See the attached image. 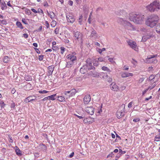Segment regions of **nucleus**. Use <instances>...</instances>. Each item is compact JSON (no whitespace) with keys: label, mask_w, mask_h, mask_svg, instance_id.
<instances>
[{"label":"nucleus","mask_w":160,"mask_h":160,"mask_svg":"<svg viewBox=\"0 0 160 160\" xmlns=\"http://www.w3.org/2000/svg\"><path fill=\"white\" fill-rule=\"evenodd\" d=\"M129 19L131 21H132L137 24H141L144 19V15L141 13L135 14H131Z\"/></svg>","instance_id":"obj_1"},{"label":"nucleus","mask_w":160,"mask_h":160,"mask_svg":"<svg viewBox=\"0 0 160 160\" xmlns=\"http://www.w3.org/2000/svg\"><path fill=\"white\" fill-rule=\"evenodd\" d=\"M158 17L157 15L153 14L148 17L146 21V24L151 28L155 26L158 20Z\"/></svg>","instance_id":"obj_2"},{"label":"nucleus","mask_w":160,"mask_h":160,"mask_svg":"<svg viewBox=\"0 0 160 160\" xmlns=\"http://www.w3.org/2000/svg\"><path fill=\"white\" fill-rule=\"evenodd\" d=\"M147 9L150 12L158 11L159 9V3L157 1H155L146 7Z\"/></svg>","instance_id":"obj_3"},{"label":"nucleus","mask_w":160,"mask_h":160,"mask_svg":"<svg viewBox=\"0 0 160 160\" xmlns=\"http://www.w3.org/2000/svg\"><path fill=\"white\" fill-rule=\"evenodd\" d=\"M125 105L122 104L120 106L119 109L117 112V117L120 119L123 117L125 115Z\"/></svg>","instance_id":"obj_4"},{"label":"nucleus","mask_w":160,"mask_h":160,"mask_svg":"<svg viewBox=\"0 0 160 160\" xmlns=\"http://www.w3.org/2000/svg\"><path fill=\"white\" fill-rule=\"evenodd\" d=\"M86 64L84 66H86V68H88V70H94V67L92 65V61L90 58H88L86 61Z\"/></svg>","instance_id":"obj_5"},{"label":"nucleus","mask_w":160,"mask_h":160,"mask_svg":"<svg viewBox=\"0 0 160 160\" xmlns=\"http://www.w3.org/2000/svg\"><path fill=\"white\" fill-rule=\"evenodd\" d=\"M73 34L74 36L76 39L78 41H80L81 43L82 42V35L81 32L78 31H77L76 32H75L74 31Z\"/></svg>","instance_id":"obj_6"},{"label":"nucleus","mask_w":160,"mask_h":160,"mask_svg":"<svg viewBox=\"0 0 160 160\" xmlns=\"http://www.w3.org/2000/svg\"><path fill=\"white\" fill-rule=\"evenodd\" d=\"M123 26L126 29L128 30H134L135 29L133 26H132L131 23L127 21H126L125 23L123 25Z\"/></svg>","instance_id":"obj_7"},{"label":"nucleus","mask_w":160,"mask_h":160,"mask_svg":"<svg viewBox=\"0 0 160 160\" xmlns=\"http://www.w3.org/2000/svg\"><path fill=\"white\" fill-rule=\"evenodd\" d=\"M127 42L130 47H131L135 51L137 50L138 48L137 47L136 43L135 42L133 41L132 40H129L127 41Z\"/></svg>","instance_id":"obj_8"},{"label":"nucleus","mask_w":160,"mask_h":160,"mask_svg":"<svg viewBox=\"0 0 160 160\" xmlns=\"http://www.w3.org/2000/svg\"><path fill=\"white\" fill-rule=\"evenodd\" d=\"M110 88L113 91H117L119 90V87L118 86L116 83L113 82L110 86Z\"/></svg>","instance_id":"obj_9"},{"label":"nucleus","mask_w":160,"mask_h":160,"mask_svg":"<svg viewBox=\"0 0 160 160\" xmlns=\"http://www.w3.org/2000/svg\"><path fill=\"white\" fill-rule=\"evenodd\" d=\"M55 68L54 65H52L49 66L48 68V72L47 73V76H49L52 75V72Z\"/></svg>","instance_id":"obj_10"},{"label":"nucleus","mask_w":160,"mask_h":160,"mask_svg":"<svg viewBox=\"0 0 160 160\" xmlns=\"http://www.w3.org/2000/svg\"><path fill=\"white\" fill-rule=\"evenodd\" d=\"M155 32L152 29H150L149 31H146V35L149 38H153L155 36Z\"/></svg>","instance_id":"obj_11"},{"label":"nucleus","mask_w":160,"mask_h":160,"mask_svg":"<svg viewBox=\"0 0 160 160\" xmlns=\"http://www.w3.org/2000/svg\"><path fill=\"white\" fill-rule=\"evenodd\" d=\"M66 17L68 22L70 23H73L75 20L74 16L72 15H67Z\"/></svg>","instance_id":"obj_12"},{"label":"nucleus","mask_w":160,"mask_h":160,"mask_svg":"<svg viewBox=\"0 0 160 160\" xmlns=\"http://www.w3.org/2000/svg\"><path fill=\"white\" fill-rule=\"evenodd\" d=\"M85 110L87 113L91 115H93L94 112V109L92 107H87Z\"/></svg>","instance_id":"obj_13"},{"label":"nucleus","mask_w":160,"mask_h":160,"mask_svg":"<svg viewBox=\"0 0 160 160\" xmlns=\"http://www.w3.org/2000/svg\"><path fill=\"white\" fill-rule=\"evenodd\" d=\"M133 76V74L132 73L127 72H123L121 73V76L123 78H125L130 76L132 77Z\"/></svg>","instance_id":"obj_14"},{"label":"nucleus","mask_w":160,"mask_h":160,"mask_svg":"<svg viewBox=\"0 0 160 160\" xmlns=\"http://www.w3.org/2000/svg\"><path fill=\"white\" fill-rule=\"evenodd\" d=\"M91 99V96L90 95L87 94L83 98L84 104H88L90 102Z\"/></svg>","instance_id":"obj_15"},{"label":"nucleus","mask_w":160,"mask_h":160,"mask_svg":"<svg viewBox=\"0 0 160 160\" xmlns=\"http://www.w3.org/2000/svg\"><path fill=\"white\" fill-rule=\"evenodd\" d=\"M67 57L68 59L73 62L76 60V57L72 54H69L67 56Z\"/></svg>","instance_id":"obj_16"},{"label":"nucleus","mask_w":160,"mask_h":160,"mask_svg":"<svg viewBox=\"0 0 160 160\" xmlns=\"http://www.w3.org/2000/svg\"><path fill=\"white\" fill-rule=\"evenodd\" d=\"M89 75L93 77L99 78L100 77V73L96 72H89Z\"/></svg>","instance_id":"obj_17"},{"label":"nucleus","mask_w":160,"mask_h":160,"mask_svg":"<svg viewBox=\"0 0 160 160\" xmlns=\"http://www.w3.org/2000/svg\"><path fill=\"white\" fill-rule=\"evenodd\" d=\"M76 92V90L75 89H73L70 91V94L67 95V97L66 98H68L71 97H72L75 95Z\"/></svg>","instance_id":"obj_18"},{"label":"nucleus","mask_w":160,"mask_h":160,"mask_svg":"<svg viewBox=\"0 0 160 160\" xmlns=\"http://www.w3.org/2000/svg\"><path fill=\"white\" fill-rule=\"evenodd\" d=\"M1 8L2 10H4L7 8V6L4 0H3L1 3Z\"/></svg>","instance_id":"obj_19"},{"label":"nucleus","mask_w":160,"mask_h":160,"mask_svg":"<svg viewBox=\"0 0 160 160\" xmlns=\"http://www.w3.org/2000/svg\"><path fill=\"white\" fill-rule=\"evenodd\" d=\"M88 70V68H86V66L83 65V67L80 68V72L81 73L84 74Z\"/></svg>","instance_id":"obj_20"},{"label":"nucleus","mask_w":160,"mask_h":160,"mask_svg":"<svg viewBox=\"0 0 160 160\" xmlns=\"http://www.w3.org/2000/svg\"><path fill=\"white\" fill-rule=\"evenodd\" d=\"M36 97L35 96L33 95V96H30L29 97H27V99L29 100V101H30V102L35 100L36 99Z\"/></svg>","instance_id":"obj_21"},{"label":"nucleus","mask_w":160,"mask_h":160,"mask_svg":"<svg viewBox=\"0 0 160 160\" xmlns=\"http://www.w3.org/2000/svg\"><path fill=\"white\" fill-rule=\"evenodd\" d=\"M83 122L85 124H90L93 122V121H89V118H86L84 119L83 120Z\"/></svg>","instance_id":"obj_22"},{"label":"nucleus","mask_w":160,"mask_h":160,"mask_svg":"<svg viewBox=\"0 0 160 160\" xmlns=\"http://www.w3.org/2000/svg\"><path fill=\"white\" fill-rule=\"evenodd\" d=\"M118 22L120 24H122L123 25L124 23H125V20H124L122 18H119L118 20H117Z\"/></svg>","instance_id":"obj_23"},{"label":"nucleus","mask_w":160,"mask_h":160,"mask_svg":"<svg viewBox=\"0 0 160 160\" xmlns=\"http://www.w3.org/2000/svg\"><path fill=\"white\" fill-rule=\"evenodd\" d=\"M58 98V100L60 102H64L65 101V98L63 96H58L56 97Z\"/></svg>","instance_id":"obj_24"},{"label":"nucleus","mask_w":160,"mask_h":160,"mask_svg":"<svg viewBox=\"0 0 160 160\" xmlns=\"http://www.w3.org/2000/svg\"><path fill=\"white\" fill-rule=\"evenodd\" d=\"M15 151L17 154L18 156H21L22 154L21 153V151L19 148L17 146H16Z\"/></svg>","instance_id":"obj_25"},{"label":"nucleus","mask_w":160,"mask_h":160,"mask_svg":"<svg viewBox=\"0 0 160 160\" xmlns=\"http://www.w3.org/2000/svg\"><path fill=\"white\" fill-rule=\"evenodd\" d=\"M16 25L18 28H20L21 29H23V27H22L21 23L19 21H17L16 22Z\"/></svg>","instance_id":"obj_26"},{"label":"nucleus","mask_w":160,"mask_h":160,"mask_svg":"<svg viewBox=\"0 0 160 160\" xmlns=\"http://www.w3.org/2000/svg\"><path fill=\"white\" fill-rule=\"evenodd\" d=\"M74 62L72 61H68L67 62V64L66 65V67L69 68L71 67L73 64Z\"/></svg>","instance_id":"obj_27"},{"label":"nucleus","mask_w":160,"mask_h":160,"mask_svg":"<svg viewBox=\"0 0 160 160\" xmlns=\"http://www.w3.org/2000/svg\"><path fill=\"white\" fill-rule=\"evenodd\" d=\"M55 97H57V94H54L48 96L49 100H54L56 99L55 98Z\"/></svg>","instance_id":"obj_28"},{"label":"nucleus","mask_w":160,"mask_h":160,"mask_svg":"<svg viewBox=\"0 0 160 160\" xmlns=\"http://www.w3.org/2000/svg\"><path fill=\"white\" fill-rule=\"evenodd\" d=\"M156 32L160 34V23L157 24L156 28Z\"/></svg>","instance_id":"obj_29"},{"label":"nucleus","mask_w":160,"mask_h":160,"mask_svg":"<svg viewBox=\"0 0 160 160\" xmlns=\"http://www.w3.org/2000/svg\"><path fill=\"white\" fill-rule=\"evenodd\" d=\"M148 37L147 36V35H145L143 36L142 38V41L143 42H146L148 39H149Z\"/></svg>","instance_id":"obj_30"},{"label":"nucleus","mask_w":160,"mask_h":160,"mask_svg":"<svg viewBox=\"0 0 160 160\" xmlns=\"http://www.w3.org/2000/svg\"><path fill=\"white\" fill-rule=\"evenodd\" d=\"M96 31L95 30H93L92 31V32H91V36L95 38L96 36Z\"/></svg>","instance_id":"obj_31"},{"label":"nucleus","mask_w":160,"mask_h":160,"mask_svg":"<svg viewBox=\"0 0 160 160\" xmlns=\"http://www.w3.org/2000/svg\"><path fill=\"white\" fill-rule=\"evenodd\" d=\"M49 15L51 19H53L55 17V14L53 12H50L49 13Z\"/></svg>","instance_id":"obj_32"},{"label":"nucleus","mask_w":160,"mask_h":160,"mask_svg":"<svg viewBox=\"0 0 160 160\" xmlns=\"http://www.w3.org/2000/svg\"><path fill=\"white\" fill-rule=\"evenodd\" d=\"M83 16L82 15H81L79 17V18L78 19V22H79L80 24L82 25V19Z\"/></svg>","instance_id":"obj_33"},{"label":"nucleus","mask_w":160,"mask_h":160,"mask_svg":"<svg viewBox=\"0 0 160 160\" xmlns=\"http://www.w3.org/2000/svg\"><path fill=\"white\" fill-rule=\"evenodd\" d=\"M102 70L105 71H107L108 72H110V70L107 67H105V66H103L102 67Z\"/></svg>","instance_id":"obj_34"},{"label":"nucleus","mask_w":160,"mask_h":160,"mask_svg":"<svg viewBox=\"0 0 160 160\" xmlns=\"http://www.w3.org/2000/svg\"><path fill=\"white\" fill-rule=\"evenodd\" d=\"M158 56L157 54L154 55H150L148 56V59H151L152 58H153L155 57H157Z\"/></svg>","instance_id":"obj_35"},{"label":"nucleus","mask_w":160,"mask_h":160,"mask_svg":"<svg viewBox=\"0 0 160 160\" xmlns=\"http://www.w3.org/2000/svg\"><path fill=\"white\" fill-rule=\"evenodd\" d=\"M9 61V58L8 56H5L3 58V62H8Z\"/></svg>","instance_id":"obj_36"},{"label":"nucleus","mask_w":160,"mask_h":160,"mask_svg":"<svg viewBox=\"0 0 160 160\" xmlns=\"http://www.w3.org/2000/svg\"><path fill=\"white\" fill-rule=\"evenodd\" d=\"M96 61L98 62L99 61L100 62H103L104 61V58L102 57H100L98 58L97 60L96 59Z\"/></svg>","instance_id":"obj_37"},{"label":"nucleus","mask_w":160,"mask_h":160,"mask_svg":"<svg viewBox=\"0 0 160 160\" xmlns=\"http://www.w3.org/2000/svg\"><path fill=\"white\" fill-rule=\"evenodd\" d=\"M25 12L26 14H28V15H30L31 14V12L30 11V10L28 9H26L25 10Z\"/></svg>","instance_id":"obj_38"},{"label":"nucleus","mask_w":160,"mask_h":160,"mask_svg":"<svg viewBox=\"0 0 160 160\" xmlns=\"http://www.w3.org/2000/svg\"><path fill=\"white\" fill-rule=\"evenodd\" d=\"M121 154L119 152L116 155L115 157V160H118L119 158L121 156Z\"/></svg>","instance_id":"obj_39"},{"label":"nucleus","mask_w":160,"mask_h":160,"mask_svg":"<svg viewBox=\"0 0 160 160\" xmlns=\"http://www.w3.org/2000/svg\"><path fill=\"white\" fill-rule=\"evenodd\" d=\"M60 49L61 51V53L62 54L65 51L66 49L63 47H61L60 48Z\"/></svg>","instance_id":"obj_40"},{"label":"nucleus","mask_w":160,"mask_h":160,"mask_svg":"<svg viewBox=\"0 0 160 160\" xmlns=\"http://www.w3.org/2000/svg\"><path fill=\"white\" fill-rule=\"evenodd\" d=\"M0 23L3 24V25H6L7 23L6 21L2 20L0 21Z\"/></svg>","instance_id":"obj_41"},{"label":"nucleus","mask_w":160,"mask_h":160,"mask_svg":"<svg viewBox=\"0 0 160 160\" xmlns=\"http://www.w3.org/2000/svg\"><path fill=\"white\" fill-rule=\"evenodd\" d=\"M155 77L154 75H150L149 78V80L151 81Z\"/></svg>","instance_id":"obj_42"},{"label":"nucleus","mask_w":160,"mask_h":160,"mask_svg":"<svg viewBox=\"0 0 160 160\" xmlns=\"http://www.w3.org/2000/svg\"><path fill=\"white\" fill-rule=\"evenodd\" d=\"M22 22L23 23L25 24L28 25V23L27 21H26V20L24 18H22Z\"/></svg>","instance_id":"obj_43"},{"label":"nucleus","mask_w":160,"mask_h":160,"mask_svg":"<svg viewBox=\"0 0 160 160\" xmlns=\"http://www.w3.org/2000/svg\"><path fill=\"white\" fill-rule=\"evenodd\" d=\"M8 138L9 139V141L10 142H13V140L12 139L11 135H8Z\"/></svg>","instance_id":"obj_44"},{"label":"nucleus","mask_w":160,"mask_h":160,"mask_svg":"<svg viewBox=\"0 0 160 160\" xmlns=\"http://www.w3.org/2000/svg\"><path fill=\"white\" fill-rule=\"evenodd\" d=\"M48 92L46 91L45 90H43L42 91H39V92L41 93H47Z\"/></svg>","instance_id":"obj_45"},{"label":"nucleus","mask_w":160,"mask_h":160,"mask_svg":"<svg viewBox=\"0 0 160 160\" xmlns=\"http://www.w3.org/2000/svg\"><path fill=\"white\" fill-rule=\"evenodd\" d=\"M63 93L66 95V98L67 97V95L70 94V91H64L63 92Z\"/></svg>","instance_id":"obj_46"},{"label":"nucleus","mask_w":160,"mask_h":160,"mask_svg":"<svg viewBox=\"0 0 160 160\" xmlns=\"http://www.w3.org/2000/svg\"><path fill=\"white\" fill-rule=\"evenodd\" d=\"M43 55H40L39 56L38 59L39 61H41L43 60Z\"/></svg>","instance_id":"obj_47"},{"label":"nucleus","mask_w":160,"mask_h":160,"mask_svg":"<svg viewBox=\"0 0 160 160\" xmlns=\"http://www.w3.org/2000/svg\"><path fill=\"white\" fill-rule=\"evenodd\" d=\"M114 156V154L113 152H112L111 153L109 154L107 156V158H108L109 157H113Z\"/></svg>","instance_id":"obj_48"},{"label":"nucleus","mask_w":160,"mask_h":160,"mask_svg":"<svg viewBox=\"0 0 160 160\" xmlns=\"http://www.w3.org/2000/svg\"><path fill=\"white\" fill-rule=\"evenodd\" d=\"M156 86V85L155 84H154L153 85H152V86H149L148 88H149V89H150V90H151L152 89H153V88H154L155 86Z\"/></svg>","instance_id":"obj_49"},{"label":"nucleus","mask_w":160,"mask_h":160,"mask_svg":"<svg viewBox=\"0 0 160 160\" xmlns=\"http://www.w3.org/2000/svg\"><path fill=\"white\" fill-rule=\"evenodd\" d=\"M119 152L121 154H124L126 152L125 151H123L121 149H119Z\"/></svg>","instance_id":"obj_50"},{"label":"nucleus","mask_w":160,"mask_h":160,"mask_svg":"<svg viewBox=\"0 0 160 160\" xmlns=\"http://www.w3.org/2000/svg\"><path fill=\"white\" fill-rule=\"evenodd\" d=\"M15 106V104L14 102L12 103L11 105V108H14Z\"/></svg>","instance_id":"obj_51"},{"label":"nucleus","mask_w":160,"mask_h":160,"mask_svg":"<svg viewBox=\"0 0 160 160\" xmlns=\"http://www.w3.org/2000/svg\"><path fill=\"white\" fill-rule=\"evenodd\" d=\"M140 120V119L139 118H134L133 119V121L134 122H137L138 121H139Z\"/></svg>","instance_id":"obj_52"},{"label":"nucleus","mask_w":160,"mask_h":160,"mask_svg":"<svg viewBox=\"0 0 160 160\" xmlns=\"http://www.w3.org/2000/svg\"><path fill=\"white\" fill-rule=\"evenodd\" d=\"M34 49L35 50V51H36V52L38 53L39 54L40 53V52L39 51V50L38 49L36 48H34Z\"/></svg>","instance_id":"obj_53"},{"label":"nucleus","mask_w":160,"mask_h":160,"mask_svg":"<svg viewBox=\"0 0 160 160\" xmlns=\"http://www.w3.org/2000/svg\"><path fill=\"white\" fill-rule=\"evenodd\" d=\"M56 34H58L59 33V29L58 28H56L54 30Z\"/></svg>","instance_id":"obj_54"},{"label":"nucleus","mask_w":160,"mask_h":160,"mask_svg":"<svg viewBox=\"0 0 160 160\" xmlns=\"http://www.w3.org/2000/svg\"><path fill=\"white\" fill-rule=\"evenodd\" d=\"M108 60L109 61L111 62H114L113 60V58H109L108 59Z\"/></svg>","instance_id":"obj_55"},{"label":"nucleus","mask_w":160,"mask_h":160,"mask_svg":"<svg viewBox=\"0 0 160 160\" xmlns=\"http://www.w3.org/2000/svg\"><path fill=\"white\" fill-rule=\"evenodd\" d=\"M45 25L46 28H48L49 27V24L47 21H45Z\"/></svg>","instance_id":"obj_56"},{"label":"nucleus","mask_w":160,"mask_h":160,"mask_svg":"<svg viewBox=\"0 0 160 160\" xmlns=\"http://www.w3.org/2000/svg\"><path fill=\"white\" fill-rule=\"evenodd\" d=\"M23 36L25 38H27L28 37V35L27 33H24L23 34Z\"/></svg>","instance_id":"obj_57"},{"label":"nucleus","mask_w":160,"mask_h":160,"mask_svg":"<svg viewBox=\"0 0 160 160\" xmlns=\"http://www.w3.org/2000/svg\"><path fill=\"white\" fill-rule=\"evenodd\" d=\"M132 103H133L132 102H129L128 105V107L129 108H131L132 107Z\"/></svg>","instance_id":"obj_58"},{"label":"nucleus","mask_w":160,"mask_h":160,"mask_svg":"<svg viewBox=\"0 0 160 160\" xmlns=\"http://www.w3.org/2000/svg\"><path fill=\"white\" fill-rule=\"evenodd\" d=\"M43 6L45 7H48V2L47 1H45L44 2Z\"/></svg>","instance_id":"obj_59"},{"label":"nucleus","mask_w":160,"mask_h":160,"mask_svg":"<svg viewBox=\"0 0 160 160\" xmlns=\"http://www.w3.org/2000/svg\"><path fill=\"white\" fill-rule=\"evenodd\" d=\"M73 3V2L71 0H69L68 2V4L70 6H72V5Z\"/></svg>","instance_id":"obj_60"},{"label":"nucleus","mask_w":160,"mask_h":160,"mask_svg":"<svg viewBox=\"0 0 160 160\" xmlns=\"http://www.w3.org/2000/svg\"><path fill=\"white\" fill-rule=\"evenodd\" d=\"M74 152H72L71 153V154L68 157L70 158H72V157H73V156L74 155Z\"/></svg>","instance_id":"obj_61"},{"label":"nucleus","mask_w":160,"mask_h":160,"mask_svg":"<svg viewBox=\"0 0 160 160\" xmlns=\"http://www.w3.org/2000/svg\"><path fill=\"white\" fill-rule=\"evenodd\" d=\"M38 12L40 13L41 12L43 14V12L42 10L41 9H38Z\"/></svg>","instance_id":"obj_62"},{"label":"nucleus","mask_w":160,"mask_h":160,"mask_svg":"<svg viewBox=\"0 0 160 160\" xmlns=\"http://www.w3.org/2000/svg\"><path fill=\"white\" fill-rule=\"evenodd\" d=\"M155 137L157 138V139H160V131H159V133Z\"/></svg>","instance_id":"obj_63"},{"label":"nucleus","mask_w":160,"mask_h":160,"mask_svg":"<svg viewBox=\"0 0 160 160\" xmlns=\"http://www.w3.org/2000/svg\"><path fill=\"white\" fill-rule=\"evenodd\" d=\"M16 91V90L14 88H13L12 90L11 93L12 94H14L15 92Z\"/></svg>","instance_id":"obj_64"}]
</instances>
